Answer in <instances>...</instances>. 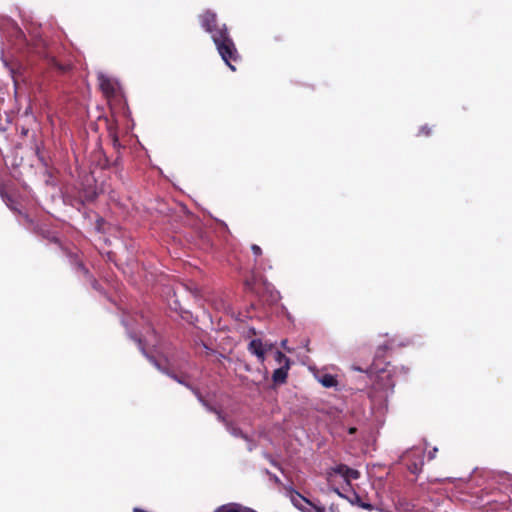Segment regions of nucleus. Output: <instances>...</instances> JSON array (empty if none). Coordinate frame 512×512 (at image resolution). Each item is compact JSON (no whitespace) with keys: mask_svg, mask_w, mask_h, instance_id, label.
Returning <instances> with one entry per match:
<instances>
[{"mask_svg":"<svg viewBox=\"0 0 512 512\" xmlns=\"http://www.w3.org/2000/svg\"><path fill=\"white\" fill-rule=\"evenodd\" d=\"M387 349L388 347L386 345L378 347L375 361L371 366V373H375V377L372 384L370 399L372 413L375 416H383L388 412V395L393 392L395 386L391 370L387 368H378L376 363Z\"/></svg>","mask_w":512,"mask_h":512,"instance_id":"f257e3e1","label":"nucleus"},{"mask_svg":"<svg viewBox=\"0 0 512 512\" xmlns=\"http://www.w3.org/2000/svg\"><path fill=\"white\" fill-rule=\"evenodd\" d=\"M212 40L222 60L232 71H235L236 68L233 63L238 62L241 56L228 29H223V32L216 33Z\"/></svg>","mask_w":512,"mask_h":512,"instance_id":"f03ea898","label":"nucleus"},{"mask_svg":"<svg viewBox=\"0 0 512 512\" xmlns=\"http://www.w3.org/2000/svg\"><path fill=\"white\" fill-rule=\"evenodd\" d=\"M359 477L360 472L358 470L350 468L344 464L337 465L326 472L328 485L339 495L340 492L337 487L338 484L342 482L346 485H350L352 480H357Z\"/></svg>","mask_w":512,"mask_h":512,"instance_id":"7ed1b4c3","label":"nucleus"},{"mask_svg":"<svg viewBox=\"0 0 512 512\" xmlns=\"http://www.w3.org/2000/svg\"><path fill=\"white\" fill-rule=\"evenodd\" d=\"M200 23L202 28L211 34V38L214 39V36L218 32H223V29H227L225 24L219 25L217 15L215 12L211 10L204 11L200 16Z\"/></svg>","mask_w":512,"mask_h":512,"instance_id":"20e7f679","label":"nucleus"},{"mask_svg":"<svg viewBox=\"0 0 512 512\" xmlns=\"http://www.w3.org/2000/svg\"><path fill=\"white\" fill-rule=\"evenodd\" d=\"M403 458H408L410 463L408 464V469L413 474H418L421 472L422 467L424 465V451L421 448H412L405 452L402 456Z\"/></svg>","mask_w":512,"mask_h":512,"instance_id":"39448f33","label":"nucleus"},{"mask_svg":"<svg viewBox=\"0 0 512 512\" xmlns=\"http://www.w3.org/2000/svg\"><path fill=\"white\" fill-rule=\"evenodd\" d=\"M69 257H70L71 264L74 265L76 271H78V272H80L82 274L84 279L88 283H90V285L92 286L93 289L99 290L100 289V285H99L98 281L90 273L88 268L85 267L83 262L78 258L77 254H70Z\"/></svg>","mask_w":512,"mask_h":512,"instance_id":"423d86ee","label":"nucleus"},{"mask_svg":"<svg viewBox=\"0 0 512 512\" xmlns=\"http://www.w3.org/2000/svg\"><path fill=\"white\" fill-rule=\"evenodd\" d=\"M291 501L295 507L303 512H324V509L314 506L308 499L297 492L291 494Z\"/></svg>","mask_w":512,"mask_h":512,"instance_id":"0eeeda50","label":"nucleus"},{"mask_svg":"<svg viewBox=\"0 0 512 512\" xmlns=\"http://www.w3.org/2000/svg\"><path fill=\"white\" fill-rule=\"evenodd\" d=\"M248 351L254 354L260 363H264L266 347L260 339H253L248 344Z\"/></svg>","mask_w":512,"mask_h":512,"instance_id":"6e6552de","label":"nucleus"},{"mask_svg":"<svg viewBox=\"0 0 512 512\" xmlns=\"http://www.w3.org/2000/svg\"><path fill=\"white\" fill-rule=\"evenodd\" d=\"M99 86L107 98L114 97L116 95V83L110 78L101 75L99 77Z\"/></svg>","mask_w":512,"mask_h":512,"instance_id":"1a4fd4ad","label":"nucleus"},{"mask_svg":"<svg viewBox=\"0 0 512 512\" xmlns=\"http://www.w3.org/2000/svg\"><path fill=\"white\" fill-rule=\"evenodd\" d=\"M47 65L55 69L59 74H67L72 70V65L70 63H61L54 56L46 57Z\"/></svg>","mask_w":512,"mask_h":512,"instance_id":"9d476101","label":"nucleus"},{"mask_svg":"<svg viewBox=\"0 0 512 512\" xmlns=\"http://www.w3.org/2000/svg\"><path fill=\"white\" fill-rule=\"evenodd\" d=\"M290 369V366H281L274 370L272 375V380L275 384H282L286 382V379L288 377V370Z\"/></svg>","mask_w":512,"mask_h":512,"instance_id":"9b49d317","label":"nucleus"},{"mask_svg":"<svg viewBox=\"0 0 512 512\" xmlns=\"http://www.w3.org/2000/svg\"><path fill=\"white\" fill-rule=\"evenodd\" d=\"M171 376V378H173L175 381H177L178 383L182 384V385H185L187 388H189L193 394L198 398V400L205 406H207V403L206 401L204 400L202 394L200 393L199 389L198 388H195L193 386H191L189 383H187L185 381V379L183 377H179L178 375L176 374H169Z\"/></svg>","mask_w":512,"mask_h":512,"instance_id":"f8f14e48","label":"nucleus"},{"mask_svg":"<svg viewBox=\"0 0 512 512\" xmlns=\"http://www.w3.org/2000/svg\"><path fill=\"white\" fill-rule=\"evenodd\" d=\"M319 381L326 388L335 387L338 384L336 377L331 374L322 375Z\"/></svg>","mask_w":512,"mask_h":512,"instance_id":"ddd939ff","label":"nucleus"},{"mask_svg":"<svg viewBox=\"0 0 512 512\" xmlns=\"http://www.w3.org/2000/svg\"><path fill=\"white\" fill-rule=\"evenodd\" d=\"M275 361L281 366H290V359L281 351L275 352Z\"/></svg>","mask_w":512,"mask_h":512,"instance_id":"4468645a","label":"nucleus"},{"mask_svg":"<svg viewBox=\"0 0 512 512\" xmlns=\"http://www.w3.org/2000/svg\"><path fill=\"white\" fill-rule=\"evenodd\" d=\"M351 503L366 510H373V506L370 503L364 502L358 495L354 496Z\"/></svg>","mask_w":512,"mask_h":512,"instance_id":"2eb2a0df","label":"nucleus"},{"mask_svg":"<svg viewBox=\"0 0 512 512\" xmlns=\"http://www.w3.org/2000/svg\"><path fill=\"white\" fill-rule=\"evenodd\" d=\"M431 133H432V128H431V127H429L428 125H423V126H421V127H420V129H419V133H418V135H419V136H425V137H428V136H430V135H431Z\"/></svg>","mask_w":512,"mask_h":512,"instance_id":"dca6fc26","label":"nucleus"},{"mask_svg":"<svg viewBox=\"0 0 512 512\" xmlns=\"http://www.w3.org/2000/svg\"><path fill=\"white\" fill-rule=\"evenodd\" d=\"M251 250L253 252V254L256 256V257H259L262 255V249L260 248V246L256 245V244H253L251 246Z\"/></svg>","mask_w":512,"mask_h":512,"instance_id":"f3484780","label":"nucleus"},{"mask_svg":"<svg viewBox=\"0 0 512 512\" xmlns=\"http://www.w3.org/2000/svg\"><path fill=\"white\" fill-rule=\"evenodd\" d=\"M437 451H438V448L434 447L433 450L429 452V454H428L429 460H432L435 458Z\"/></svg>","mask_w":512,"mask_h":512,"instance_id":"a211bd4d","label":"nucleus"},{"mask_svg":"<svg viewBox=\"0 0 512 512\" xmlns=\"http://www.w3.org/2000/svg\"><path fill=\"white\" fill-rule=\"evenodd\" d=\"M135 341L137 342L138 346H139V349L145 353V348H144V345L142 343V340L140 338H135Z\"/></svg>","mask_w":512,"mask_h":512,"instance_id":"6ab92c4d","label":"nucleus"},{"mask_svg":"<svg viewBox=\"0 0 512 512\" xmlns=\"http://www.w3.org/2000/svg\"><path fill=\"white\" fill-rule=\"evenodd\" d=\"M0 195L2 196V198L6 197V194L2 188H0Z\"/></svg>","mask_w":512,"mask_h":512,"instance_id":"aec40b11","label":"nucleus"},{"mask_svg":"<svg viewBox=\"0 0 512 512\" xmlns=\"http://www.w3.org/2000/svg\"><path fill=\"white\" fill-rule=\"evenodd\" d=\"M27 133H28V130L23 128V129H22V134H23V135H26Z\"/></svg>","mask_w":512,"mask_h":512,"instance_id":"412c9836","label":"nucleus"},{"mask_svg":"<svg viewBox=\"0 0 512 512\" xmlns=\"http://www.w3.org/2000/svg\"><path fill=\"white\" fill-rule=\"evenodd\" d=\"M232 434H234V435H238V434L236 433V430H234V429L232 430Z\"/></svg>","mask_w":512,"mask_h":512,"instance_id":"4be33fe9","label":"nucleus"}]
</instances>
